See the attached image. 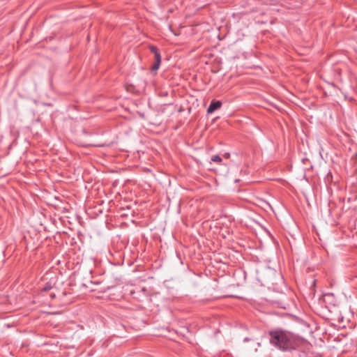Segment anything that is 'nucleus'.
Here are the masks:
<instances>
[{"label":"nucleus","instance_id":"1","mask_svg":"<svg viewBox=\"0 0 357 357\" xmlns=\"http://www.w3.org/2000/svg\"><path fill=\"white\" fill-rule=\"evenodd\" d=\"M269 335L271 344L281 350L294 349L297 346L295 337L289 332L282 330L271 331Z\"/></svg>","mask_w":357,"mask_h":357},{"label":"nucleus","instance_id":"2","mask_svg":"<svg viewBox=\"0 0 357 357\" xmlns=\"http://www.w3.org/2000/svg\"><path fill=\"white\" fill-rule=\"evenodd\" d=\"M222 106V102L219 100L212 101L207 109L208 113H213L216 109H219Z\"/></svg>","mask_w":357,"mask_h":357},{"label":"nucleus","instance_id":"3","mask_svg":"<svg viewBox=\"0 0 357 357\" xmlns=\"http://www.w3.org/2000/svg\"><path fill=\"white\" fill-rule=\"evenodd\" d=\"M154 56H155V63L151 67L152 71L157 70L159 68L160 63H161V56H160V53H155V55H154Z\"/></svg>","mask_w":357,"mask_h":357},{"label":"nucleus","instance_id":"4","mask_svg":"<svg viewBox=\"0 0 357 357\" xmlns=\"http://www.w3.org/2000/svg\"><path fill=\"white\" fill-rule=\"evenodd\" d=\"M52 289V286L49 284V283H47L45 284V285L41 289V291L42 292H47V291H49L50 290H51Z\"/></svg>","mask_w":357,"mask_h":357},{"label":"nucleus","instance_id":"5","mask_svg":"<svg viewBox=\"0 0 357 357\" xmlns=\"http://www.w3.org/2000/svg\"><path fill=\"white\" fill-rule=\"evenodd\" d=\"M211 160L215 162H220L222 161V158L218 155H215L212 156Z\"/></svg>","mask_w":357,"mask_h":357},{"label":"nucleus","instance_id":"6","mask_svg":"<svg viewBox=\"0 0 357 357\" xmlns=\"http://www.w3.org/2000/svg\"><path fill=\"white\" fill-rule=\"evenodd\" d=\"M150 49L151 52H153L154 55H155V53H159L157 47L155 46H151Z\"/></svg>","mask_w":357,"mask_h":357}]
</instances>
